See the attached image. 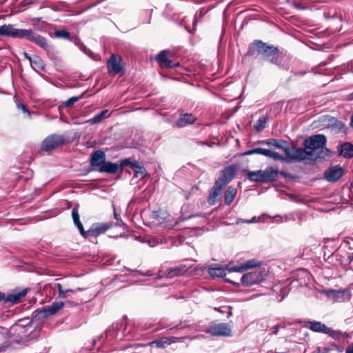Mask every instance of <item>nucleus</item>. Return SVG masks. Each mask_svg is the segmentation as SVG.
I'll list each match as a JSON object with an SVG mask.
<instances>
[{"instance_id":"1","label":"nucleus","mask_w":353,"mask_h":353,"mask_svg":"<svg viewBox=\"0 0 353 353\" xmlns=\"http://www.w3.org/2000/svg\"><path fill=\"white\" fill-rule=\"evenodd\" d=\"M246 56L260 57L261 59L267 61L280 69H286L289 62L288 58L277 47L261 40H255L249 45Z\"/></svg>"},{"instance_id":"2","label":"nucleus","mask_w":353,"mask_h":353,"mask_svg":"<svg viewBox=\"0 0 353 353\" xmlns=\"http://www.w3.org/2000/svg\"><path fill=\"white\" fill-rule=\"evenodd\" d=\"M327 138L324 134H316L307 137L303 141L302 151L304 159H310L314 156L315 159H325L328 156L330 150L325 148Z\"/></svg>"},{"instance_id":"3","label":"nucleus","mask_w":353,"mask_h":353,"mask_svg":"<svg viewBox=\"0 0 353 353\" xmlns=\"http://www.w3.org/2000/svg\"><path fill=\"white\" fill-rule=\"evenodd\" d=\"M4 37L26 39L45 50L50 48L47 39L43 36L34 32L32 30L17 29L12 24H6Z\"/></svg>"},{"instance_id":"4","label":"nucleus","mask_w":353,"mask_h":353,"mask_svg":"<svg viewBox=\"0 0 353 353\" xmlns=\"http://www.w3.org/2000/svg\"><path fill=\"white\" fill-rule=\"evenodd\" d=\"M285 154V158H283L282 160L288 163L292 162H301L305 160L303 156V151H302V148H295L289 144L288 141H285V144L283 145V148H281Z\"/></svg>"},{"instance_id":"5","label":"nucleus","mask_w":353,"mask_h":353,"mask_svg":"<svg viewBox=\"0 0 353 353\" xmlns=\"http://www.w3.org/2000/svg\"><path fill=\"white\" fill-rule=\"evenodd\" d=\"M285 154V158H283L282 160L288 163L292 162H301L305 160L303 156V151H302V148H295L289 144L288 141H285V144L283 145V148H281Z\"/></svg>"},{"instance_id":"6","label":"nucleus","mask_w":353,"mask_h":353,"mask_svg":"<svg viewBox=\"0 0 353 353\" xmlns=\"http://www.w3.org/2000/svg\"><path fill=\"white\" fill-rule=\"evenodd\" d=\"M267 276L265 270H256L244 274L241 278V284L244 286H251L262 282Z\"/></svg>"},{"instance_id":"7","label":"nucleus","mask_w":353,"mask_h":353,"mask_svg":"<svg viewBox=\"0 0 353 353\" xmlns=\"http://www.w3.org/2000/svg\"><path fill=\"white\" fill-rule=\"evenodd\" d=\"M63 302H54L52 304L36 310L33 313V318L37 321L43 319L49 316L55 314L63 307Z\"/></svg>"},{"instance_id":"8","label":"nucleus","mask_w":353,"mask_h":353,"mask_svg":"<svg viewBox=\"0 0 353 353\" xmlns=\"http://www.w3.org/2000/svg\"><path fill=\"white\" fill-rule=\"evenodd\" d=\"M202 331L216 336H231L230 327L225 323L211 325L208 327L203 329Z\"/></svg>"},{"instance_id":"9","label":"nucleus","mask_w":353,"mask_h":353,"mask_svg":"<svg viewBox=\"0 0 353 353\" xmlns=\"http://www.w3.org/2000/svg\"><path fill=\"white\" fill-rule=\"evenodd\" d=\"M65 143V140L63 136L54 134L48 136L43 141L41 149L44 151H50Z\"/></svg>"},{"instance_id":"10","label":"nucleus","mask_w":353,"mask_h":353,"mask_svg":"<svg viewBox=\"0 0 353 353\" xmlns=\"http://www.w3.org/2000/svg\"><path fill=\"white\" fill-rule=\"evenodd\" d=\"M127 162V161H121L120 163H117L105 161L102 166H100L99 168H94V170L103 173L116 174L118 172H122Z\"/></svg>"},{"instance_id":"11","label":"nucleus","mask_w":353,"mask_h":353,"mask_svg":"<svg viewBox=\"0 0 353 353\" xmlns=\"http://www.w3.org/2000/svg\"><path fill=\"white\" fill-rule=\"evenodd\" d=\"M262 261H257L254 259L248 260L243 264L240 265H232L231 264H228L226 266V270L230 272H241L248 269L260 267L262 264Z\"/></svg>"},{"instance_id":"12","label":"nucleus","mask_w":353,"mask_h":353,"mask_svg":"<svg viewBox=\"0 0 353 353\" xmlns=\"http://www.w3.org/2000/svg\"><path fill=\"white\" fill-rule=\"evenodd\" d=\"M108 73L111 75H115L123 70L122 59L117 58L115 54H112L107 62Z\"/></svg>"},{"instance_id":"13","label":"nucleus","mask_w":353,"mask_h":353,"mask_svg":"<svg viewBox=\"0 0 353 353\" xmlns=\"http://www.w3.org/2000/svg\"><path fill=\"white\" fill-rule=\"evenodd\" d=\"M344 174V170L339 165H334L327 169L324 173V178L329 182H335Z\"/></svg>"},{"instance_id":"14","label":"nucleus","mask_w":353,"mask_h":353,"mask_svg":"<svg viewBox=\"0 0 353 353\" xmlns=\"http://www.w3.org/2000/svg\"><path fill=\"white\" fill-rule=\"evenodd\" d=\"M261 154L265 157L272 159L275 161L283 159L282 157L277 152L261 148H253L252 150H249L243 153V155L249 156L252 154Z\"/></svg>"},{"instance_id":"15","label":"nucleus","mask_w":353,"mask_h":353,"mask_svg":"<svg viewBox=\"0 0 353 353\" xmlns=\"http://www.w3.org/2000/svg\"><path fill=\"white\" fill-rule=\"evenodd\" d=\"M300 324L302 327L309 329L314 332L319 333H325L327 326L321 323V321H300Z\"/></svg>"},{"instance_id":"16","label":"nucleus","mask_w":353,"mask_h":353,"mask_svg":"<svg viewBox=\"0 0 353 353\" xmlns=\"http://www.w3.org/2000/svg\"><path fill=\"white\" fill-rule=\"evenodd\" d=\"M224 188L225 186L222 185L219 182H215L208 199V201L210 205H214L216 201L221 199V191Z\"/></svg>"},{"instance_id":"17","label":"nucleus","mask_w":353,"mask_h":353,"mask_svg":"<svg viewBox=\"0 0 353 353\" xmlns=\"http://www.w3.org/2000/svg\"><path fill=\"white\" fill-rule=\"evenodd\" d=\"M105 162V154L102 150H96L91 154L90 163L95 168H99Z\"/></svg>"},{"instance_id":"18","label":"nucleus","mask_w":353,"mask_h":353,"mask_svg":"<svg viewBox=\"0 0 353 353\" xmlns=\"http://www.w3.org/2000/svg\"><path fill=\"white\" fill-rule=\"evenodd\" d=\"M286 176L284 172H280L272 167H268L263 170V177L264 183L272 182L276 180L278 174Z\"/></svg>"},{"instance_id":"19","label":"nucleus","mask_w":353,"mask_h":353,"mask_svg":"<svg viewBox=\"0 0 353 353\" xmlns=\"http://www.w3.org/2000/svg\"><path fill=\"white\" fill-rule=\"evenodd\" d=\"M182 338L179 337H161L157 340H154L149 343V345L151 347L156 346L157 347H165V346L176 342L181 341Z\"/></svg>"},{"instance_id":"20","label":"nucleus","mask_w":353,"mask_h":353,"mask_svg":"<svg viewBox=\"0 0 353 353\" xmlns=\"http://www.w3.org/2000/svg\"><path fill=\"white\" fill-rule=\"evenodd\" d=\"M28 292V289H23L21 291L14 290L8 295H5V303H11L15 304L19 303L23 298H24Z\"/></svg>"},{"instance_id":"21","label":"nucleus","mask_w":353,"mask_h":353,"mask_svg":"<svg viewBox=\"0 0 353 353\" xmlns=\"http://www.w3.org/2000/svg\"><path fill=\"white\" fill-rule=\"evenodd\" d=\"M168 51L162 50L156 57L157 61L161 67H165L169 68H174L179 65V63H173L172 61L167 58Z\"/></svg>"},{"instance_id":"22","label":"nucleus","mask_w":353,"mask_h":353,"mask_svg":"<svg viewBox=\"0 0 353 353\" xmlns=\"http://www.w3.org/2000/svg\"><path fill=\"white\" fill-rule=\"evenodd\" d=\"M234 175V169L231 166L227 167L223 170L216 181L222 185L225 186L232 179Z\"/></svg>"},{"instance_id":"23","label":"nucleus","mask_w":353,"mask_h":353,"mask_svg":"<svg viewBox=\"0 0 353 353\" xmlns=\"http://www.w3.org/2000/svg\"><path fill=\"white\" fill-rule=\"evenodd\" d=\"M196 117L192 114H181L179 119L176 121V125L178 128H183L187 125L194 123Z\"/></svg>"},{"instance_id":"24","label":"nucleus","mask_w":353,"mask_h":353,"mask_svg":"<svg viewBox=\"0 0 353 353\" xmlns=\"http://www.w3.org/2000/svg\"><path fill=\"white\" fill-rule=\"evenodd\" d=\"M188 268L184 265H181L179 266L172 267L170 268H168L165 270V274L168 277H174V276H178L183 274L186 271Z\"/></svg>"},{"instance_id":"25","label":"nucleus","mask_w":353,"mask_h":353,"mask_svg":"<svg viewBox=\"0 0 353 353\" xmlns=\"http://www.w3.org/2000/svg\"><path fill=\"white\" fill-rule=\"evenodd\" d=\"M54 285L57 288L58 292H59L58 296H59V298H61V299H65L68 296H69V295H70L69 293L74 292V290L68 288V285L66 283H65L64 282L55 283Z\"/></svg>"},{"instance_id":"26","label":"nucleus","mask_w":353,"mask_h":353,"mask_svg":"<svg viewBox=\"0 0 353 353\" xmlns=\"http://www.w3.org/2000/svg\"><path fill=\"white\" fill-rule=\"evenodd\" d=\"M114 225L113 223H99L94 224L92 228L90 229L92 233H96L97 235H99L105 232L108 229L111 228Z\"/></svg>"},{"instance_id":"27","label":"nucleus","mask_w":353,"mask_h":353,"mask_svg":"<svg viewBox=\"0 0 353 353\" xmlns=\"http://www.w3.org/2000/svg\"><path fill=\"white\" fill-rule=\"evenodd\" d=\"M325 121L327 122L326 128H332L341 130L344 127V124L343 122L339 121L335 117L331 116H326Z\"/></svg>"},{"instance_id":"28","label":"nucleus","mask_w":353,"mask_h":353,"mask_svg":"<svg viewBox=\"0 0 353 353\" xmlns=\"http://www.w3.org/2000/svg\"><path fill=\"white\" fill-rule=\"evenodd\" d=\"M237 193L236 188L229 186L225 192L224 203L225 205H229L234 201Z\"/></svg>"},{"instance_id":"29","label":"nucleus","mask_w":353,"mask_h":353,"mask_svg":"<svg viewBox=\"0 0 353 353\" xmlns=\"http://www.w3.org/2000/svg\"><path fill=\"white\" fill-rule=\"evenodd\" d=\"M340 154L345 158L353 157V144L349 142L342 144Z\"/></svg>"},{"instance_id":"30","label":"nucleus","mask_w":353,"mask_h":353,"mask_svg":"<svg viewBox=\"0 0 353 353\" xmlns=\"http://www.w3.org/2000/svg\"><path fill=\"white\" fill-rule=\"evenodd\" d=\"M70 41L73 42L74 45L78 46L79 49L83 52L85 54L88 55L89 57H91L92 54V52L91 50H90L87 47L81 42L80 39H79L77 37H70V39H69Z\"/></svg>"},{"instance_id":"31","label":"nucleus","mask_w":353,"mask_h":353,"mask_svg":"<svg viewBox=\"0 0 353 353\" xmlns=\"http://www.w3.org/2000/svg\"><path fill=\"white\" fill-rule=\"evenodd\" d=\"M208 272L212 278L223 277L226 274L225 269L221 267L210 268Z\"/></svg>"},{"instance_id":"32","label":"nucleus","mask_w":353,"mask_h":353,"mask_svg":"<svg viewBox=\"0 0 353 353\" xmlns=\"http://www.w3.org/2000/svg\"><path fill=\"white\" fill-rule=\"evenodd\" d=\"M30 65L34 70H45V64L43 61L37 56H34L32 60H30Z\"/></svg>"},{"instance_id":"33","label":"nucleus","mask_w":353,"mask_h":353,"mask_svg":"<svg viewBox=\"0 0 353 353\" xmlns=\"http://www.w3.org/2000/svg\"><path fill=\"white\" fill-rule=\"evenodd\" d=\"M108 110H104L101 111L100 113L96 114L92 118L88 120V123L90 124H97L101 123L105 118L108 117Z\"/></svg>"},{"instance_id":"34","label":"nucleus","mask_w":353,"mask_h":353,"mask_svg":"<svg viewBox=\"0 0 353 353\" xmlns=\"http://www.w3.org/2000/svg\"><path fill=\"white\" fill-rule=\"evenodd\" d=\"M248 176L249 179L252 181L264 183L263 177V170H261L254 172L250 171L248 174Z\"/></svg>"},{"instance_id":"35","label":"nucleus","mask_w":353,"mask_h":353,"mask_svg":"<svg viewBox=\"0 0 353 353\" xmlns=\"http://www.w3.org/2000/svg\"><path fill=\"white\" fill-rule=\"evenodd\" d=\"M285 141L282 139H270L265 141H261L260 143H265L270 146H274L276 148H283V145L285 144Z\"/></svg>"},{"instance_id":"36","label":"nucleus","mask_w":353,"mask_h":353,"mask_svg":"<svg viewBox=\"0 0 353 353\" xmlns=\"http://www.w3.org/2000/svg\"><path fill=\"white\" fill-rule=\"evenodd\" d=\"M325 334L334 339H339L342 336H345L347 338L348 337V334L346 332L343 333L340 330H334L328 327H327Z\"/></svg>"},{"instance_id":"37","label":"nucleus","mask_w":353,"mask_h":353,"mask_svg":"<svg viewBox=\"0 0 353 353\" xmlns=\"http://www.w3.org/2000/svg\"><path fill=\"white\" fill-rule=\"evenodd\" d=\"M267 121H268L267 116L260 117L256 121V123L254 124V128L257 132L262 131L265 128Z\"/></svg>"},{"instance_id":"38","label":"nucleus","mask_w":353,"mask_h":353,"mask_svg":"<svg viewBox=\"0 0 353 353\" xmlns=\"http://www.w3.org/2000/svg\"><path fill=\"white\" fill-rule=\"evenodd\" d=\"M323 292L330 299L339 298L343 295V291L332 289L324 290Z\"/></svg>"},{"instance_id":"39","label":"nucleus","mask_w":353,"mask_h":353,"mask_svg":"<svg viewBox=\"0 0 353 353\" xmlns=\"http://www.w3.org/2000/svg\"><path fill=\"white\" fill-rule=\"evenodd\" d=\"M54 36L58 39L65 40L70 39V33L65 30H55L54 32Z\"/></svg>"},{"instance_id":"40","label":"nucleus","mask_w":353,"mask_h":353,"mask_svg":"<svg viewBox=\"0 0 353 353\" xmlns=\"http://www.w3.org/2000/svg\"><path fill=\"white\" fill-rule=\"evenodd\" d=\"M84 96V93H82L79 97H72L70 98L68 100L64 102V105L65 107H70L72 106L74 103L77 102L79 99H82Z\"/></svg>"},{"instance_id":"41","label":"nucleus","mask_w":353,"mask_h":353,"mask_svg":"<svg viewBox=\"0 0 353 353\" xmlns=\"http://www.w3.org/2000/svg\"><path fill=\"white\" fill-rule=\"evenodd\" d=\"M260 221V217L253 216L251 219H238L236 221V224H239L241 223H253Z\"/></svg>"},{"instance_id":"42","label":"nucleus","mask_w":353,"mask_h":353,"mask_svg":"<svg viewBox=\"0 0 353 353\" xmlns=\"http://www.w3.org/2000/svg\"><path fill=\"white\" fill-rule=\"evenodd\" d=\"M72 219H73V222H74V225H77V224L81 223L80 221L79 214V212H78V208H72Z\"/></svg>"},{"instance_id":"43","label":"nucleus","mask_w":353,"mask_h":353,"mask_svg":"<svg viewBox=\"0 0 353 353\" xmlns=\"http://www.w3.org/2000/svg\"><path fill=\"white\" fill-rule=\"evenodd\" d=\"M75 225L78 228V229H79V232H80L81 234L84 238H87V237H88V236H89V235H90V234H92V230H90V229L89 230H88V231H85V230H84L83 226V225H82V223H79V224H77V225Z\"/></svg>"},{"instance_id":"44","label":"nucleus","mask_w":353,"mask_h":353,"mask_svg":"<svg viewBox=\"0 0 353 353\" xmlns=\"http://www.w3.org/2000/svg\"><path fill=\"white\" fill-rule=\"evenodd\" d=\"M300 273H301V276H303V277L301 278V279H300V282H299L300 285H306L307 280L305 279V278L309 277L308 272L305 270H300Z\"/></svg>"},{"instance_id":"45","label":"nucleus","mask_w":353,"mask_h":353,"mask_svg":"<svg viewBox=\"0 0 353 353\" xmlns=\"http://www.w3.org/2000/svg\"><path fill=\"white\" fill-rule=\"evenodd\" d=\"M196 24H197V20L196 18L194 19L192 21V28H190L188 26H185L186 30L191 34L194 33L196 30Z\"/></svg>"},{"instance_id":"46","label":"nucleus","mask_w":353,"mask_h":353,"mask_svg":"<svg viewBox=\"0 0 353 353\" xmlns=\"http://www.w3.org/2000/svg\"><path fill=\"white\" fill-rule=\"evenodd\" d=\"M123 161H127L128 162L125 164V166L129 165L132 168H136L137 169L139 165V163L137 161L132 162L129 159H124Z\"/></svg>"},{"instance_id":"47","label":"nucleus","mask_w":353,"mask_h":353,"mask_svg":"<svg viewBox=\"0 0 353 353\" xmlns=\"http://www.w3.org/2000/svg\"><path fill=\"white\" fill-rule=\"evenodd\" d=\"M280 327L285 328V325H274L271 327L270 330L272 331V334H276Z\"/></svg>"},{"instance_id":"48","label":"nucleus","mask_w":353,"mask_h":353,"mask_svg":"<svg viewBox=\"0 0 353 353\" xmlns=\"http://www.w3.org/2000/svg\"><path fill=\"white\" fill-rule=\"evenodd\" d=\"M110 335H112V331L110 329H108L99 336V339H105Z\"/></svg>"},{"instance_id":"49","label":"nucleus","mask_w":353,"mask_h":353,"mask_svg":"<svg viewBox=\"0 0 353 353\" xmlns=\"http://www.w3.org/2000/svg\"><path fill=\"white\" fill-rule=\"evenodd\" d=\"M144 172V168L141 166H139L138 168L136 170V173L134 174L135 177H138L139 174H143Z\"/></svg>"},{"instance_id":"50","label":"nucleus","mask_w":353,"mask_h":353,"mask_svg":"<svg viewBox=\"0 0 353 353\" xmlns=\"http://www.w3.org/2000/svg\"><path fill=\"white\" fill-rule=\"evenodd\" d=\"M17 106L23 112H27L28 114V115H30V112L28 111V110L26 108V106L23 104L21 103V104H19Z\"/></svg>"},{"instance_id":"51","label":"nucleus","mask_w":353,"mask_h":353,"mask_svg":"<svg viewBox=\"0 0 353 353\" xmlns=\"http://www.w3.org/2000/svg\"><path fill=\"white\" fill-rule=\"evenodd\" d=\"M345 353H353V344L350 345L345 350Z\"/></svg>"},{"instance_id":"52","label":"nucleus","mask_w":353,"mask_h":353,"mask_svg":"<svg viewBox=\"0 0 353 353\" xmlns=\"http://www.w3.org/2000/svg\"><path fill=\"white\" fill-rule=\"evenodd\" d=\"M6 24L0 26V37H4Z\"/></svg>"},{"instance_id":"53","label":"nucleus","mask_w":353,"mask_h":353,"mask_svg":"<svg viewBox=\"0 0 353 353\" xmlns=\"http://www.w3.org/2000/svg\"><path fill=\"white\" fill-rule=\"evenodd\" d=\"M348 70L353 73V60L347 63Z\"/></svg>"},{"instance_id":"54","label":"nucleus","mask_w":353,"mask_h":353,"mask_svg":"<svg viewBox=\"0 0 353 353\" xmlns=\"http://www.w3.org/2000/svg\"><path fill=\"white\" fill-rule=\"evenodd\" d=\"M347 260L350 263H353V252L348 254Z\"/></svg>"},{"instance_id":"55","label":"nucleus","mask_w":353,"mask_h":353,"mask_svg":"<svg viewBox=\"0 0 353 353\" xmlns=\"http://www.w3.org/2000/svg\"><path fill=\"white\" fill-rule=\"evenodd\" d=\"M23 56L26 57V59H27L30 62V60H32L33 58H32L31 57H30L28 55V54L27 52H23Z\"/></svg>"},{"instance_id":"56","label":"nucleus","mask_w":353,"mask_h":353,"mask_svg":"<svg viewBox=\"0 0 353 353\" xmlns=\"http://www.w3.org/2000/svg\"><path fill=\"white\" fill-rule=\"evenodd\" d=\"M2 301L5 303V294L0 292V302Z\"/></svg>"},{"instance_id":"57","label":"nucleus","mask_w":353,"mask_h":353,"mask_svg":"<svg viewBox=\"0 0 353 353\" xmlns=\"http://www.w3.org/2000/svg\"><path fill=\"white\" fill-rule=\"evenodd\" d=\"M294 6L298 8V9H303L304 7H301V6L300 5V3H299L298 2L295 1L294 2Z\"/></svg>"},{"instance_id":"58","label":"nucleus","mask_w":353,"mask_h":353,"mask_svg":"<svg viewBox=\"0 0 353 353\" xmlns=\"http://www.w3.org/2000/svg\"><path fill=\"white\" fill-rule=\"evenodd\" d=\"M114 216L117 220H119V215L117 213L116 210H114Z\"/></svg>"},{"instance_id":"59","label":"nucleus","mask_w":353,"mask_h":353,"mask_svg":"<svg viewBox=\"0 0 353 353\" xmlns=\"http://www.w3.org/2000/svg\"><path fill=\"white\" fill-rule=\"evenodd\" d=\"M350 125L353 128V112H352V114L351 116Z\"/></svg>"},{"instance_id":"60","label":"nucleus","mask_w":353,"mask_h":353,"mask_svg":"<svg viewBox=\"0 0 353 353\" xmlns=\"http://www.w3.org/2000/svg\"><path fill=\"white\" fill-rule=\"evenodd\" d=\"M96 343H97V340H94V341H92V345H93V346H94V345H95V344H96Z\"/></svg>"},{"instance_id":"61","label":"nucleus","mask_w":353,"mask_h":353,"mask_svg":"<svg viewBox=\"0 0 353 353\" xmlns=\"http://www.w3.org/2000/svg\"><path fill=\"white\" fill-rule=\"evenodd\" d=\"M77 291H81V290H83V289H82V288H77Z\"/></svg>"},{"instance_id":"62","label":"nucleus","mask_w":353,"mask_h":353,"mask_svg":"<svg viewBox=\"0 0 353 353\" xmlns=\"http://www.w3.org/2000/svg\"><path fill=\"white\" fill-rule=\"evenodd\" d=\"M199 14H200V16H201V14H203V11H202L201 9H200Z\"/></svg>"},{"instance_id":"63","label":"nucleus","mask_w":353,"mask_h":353,"mask_svg":"<svg viewBox=\"0 0 353 353\" xmlns=\"http://www.w3.org/2000/svg\"><path fill=\"white\" fill-rule=\"evenodd\" d=\"M351 99H353V92L351 94Z\"/></svg>"},{"instance_id":"64","label":"nucleus","mask_w":353,"mask_h":353,"mask_svg":"<svg viewBox=\"0 0 353 353\" xmlns=\"http://www.w3.org/2000/svg\"><path fill=\"white\" fill-rule=\"evenodd\" d=\"M283 299H284V296L282 297L280 301H283Z\"/></svg>"}]
</instances>
